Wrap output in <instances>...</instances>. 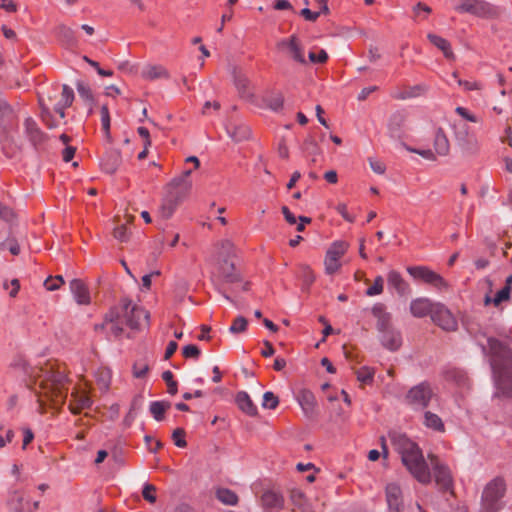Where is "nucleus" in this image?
Masks as SVG:
<instances>
[{"instance_id": "f257e3e1", "label": "nucleus", "mask_w": 512, "mask_h": 512, "mask_svg": "<svg viewBox=\"0 0 512 512\" xmlns=\"http://www.w3.org/2000/svg\"><path fill=\"white\" fill-rule=\"evenodd\" d=\"M28 386L38 395L41 404L43 397L51 399L55 405L64 403L68 393L65 366L48 361L44 366L33 368Z\"/></svg>"}, {"instance_id": "f03ea898", "label": "nucleus", "mask_w": 512, "mask_h": 512, "mask_svg": "<svg viewBox=\"0 0 512 512\" xmlns=\"http://www.w3.org/2000/svg\"><path fill=\"white\" fill-rule=\"evenodd\" d=\"M496 396L512 397V352L494 338H488Z\"/></svg>"}, {"instance_id": "7ed1b4c3", "label": "nucleus", "mask_w": 512, "mask_h": 512, "mask_svg": "<svg viewBox=\"0 0 512 512\" xmlns=\"http://www.w3.org/2000/svg\"><path fill=\"white\" fill-rule=\"evenodd\" d=\"M149 324V313L131 301L124 299L119 306L112 308L104 318L101 328H107L115 337L124 332V325L131 329H142Z\"/></svg>"}, {"instance_id": "20e7f679", "label": "nucleus", "mask_w": 512, "mask_h": 512, "mask_svg": "<svg viewBox=\"0 0 512 512\" xmlns=\"http://www.w3.org/2000/svg\"><path fill=\"white\" fill-rule=\"evenodd\" d=\"M393 443L401 455L403 465L411 475L422 484L431 482V473L419 446L405 435H393Z\"/></svg>"}, {"instance_id": "39448f33", "label": "nucleus", "mask_w": 512, "mask_h": 512, "mask_svg": "<svg viewBox=\"0 0 512 512\" xmlns=\"http://www.w3.org/2000/svg\"><path fill=\"white\" fill-rule=\"evenodd\" d=\"M217 278L223 285H234L240 282V275L234 262V245L229 240L219 243Z\"/></svg>"}, {"instance_id": "423d86ee", "label": "nucleus", "mask_w": 512, "mask_h": 512, "mask_svg": "<svg viewBox=\"0 0 512 512\" xmlns=\"http://www.w3.org/2000/svg\"><path fill=\"white\" fill-rule=\"evenodd\" d=\"M57 90L54 89L51 92H48L45 95L40 96V105L43 110V118L45 119V115L50 114V110L55 111L59 114V117L63 119L65 117V109L70 107L74 100V92L71 87L64 84L62 85V92L60 98L56 100Z\"/></svg>"}, {"instance_id": "0eeeda50", "label": "nucleus", "mask_w": 512, "mask_h": 512, "mask_svg": "<svg viewBox=\"0 0 512 512\" xmlns=\"http://www.w3.org/2000/svg\"><path fill=\"white\" fill-rule=\"evenodd\" d=\"M506 492V483L503 478L496 477L484 488L481 497V510L483 512H498L502 503L501 500Z\"/></svg>"}, {"instance_id": "6e6552de", "label": "nucleus", "mask_w": 512, "mask_h": 512, "mask_svg": "<svg viewBox=\"0 0 512 512\" xmlns=\"http://www.w3.org/2000/svg\"><path fill=\"white\" fill-rule=\"evenodd\" d=\"M454 136L456 144L463 153L475 155L480 150V143L477 136L470 131L466 123L458 122L454 124Z\"/></svg>"}, {"instance_id": "1a4fd4ad", "label": "nucleus", "mask_w": 512, "mask_h": 512, "mask_svg": "<svg viewBox=\"0 0 512 512\" xmlns=\"http://www.w3.org/2000/svg\"><path fill=\"white\" fill-rule=\"evenodd\" d=\"M455 10L469 13L480 18H493L497 15L495 8L484 0H462Z\"/></svg>"}, {"instance_id": "9d476101", "label": "nucleus", "mask_w": 512, "mask_h": 512, "mask_svg": "<svg viewBox=\"0 0 512 512\" xmlns=\"http://www.w3.org/2000/svg\"><path fill=\"white\" fill-rule=\"evenodd\" d=\"M428 459L432 465L436 485L442 492L452 491L453 479L448 467L442 464L434 454H429Z\"/></svg>"}, {"instance_id": "9b49d317", "label": "nucleus", "mask_w": 512, "mask_h": 512, "mask_svg": "<svg viewBox=\"0 0 512 512\" xmlns=\"http://www.w3.org/2000/svg\"><path fill=\"white\" fill-rule=\"evenodd\" d=\"M348 243L345 241H335L328 248L324 260L325 272L334 274L341 267L340 259L348 250Z\"/></svg>"}, {"instance_id": "f8f14e48", "label": "nucleus", "mask_w": 512, "mask_h": 512, "mask_svg": "<svg viewBox=\"0 0 512 512\" xmlns=\"http://www.w3.org/2000/svg\"><path fill=\"white\" fill-rule=\"evenodd\" d=\"M407 271L414 279L422 280L427 284L433 285L439 290H443L448 287L447 282L442 276L425 266L408 267Z\"/></svg>"}, {"instance_id": "ddd939ff", "label": "nucleus", "mask_w": 512, "mask_h": 512, "mask_svg": "<svg viewBox=\"0 0 512 512\" xmlns=\"http://www.w3.org/2000/svg\"><path fill=\"white\" fill-rule=\"evenodd\" d=\"M432 396L433 390L430 384L422 382L408 391L406 401L413 406L426 407Z\"/></svg>"}, {"instance_id": "4468645a", "label": "nucleus", "mask_w": 512, "mask_h": 512, "mask_svg": "<svg viewBox=\"0 0 512 512\" xmlns=\"http://www.w3.org/2000/svg\"><path fill=\"white\" fill-rule=\"evenodd\" d=\"M432 321L446 331H455L458 327V323L454 315L440 303H436L432 313Z\"/></svg>"}, {"instance_id": "2eb2a0df", "label": "nucleus", "mask_w": 512, "mask_h": 512, "mask_svg": "<svg viewBox=\"0 0 512 512\" xmlns=\"http://www.w3.org/2000/svg\"><path fill=\"white\" fill-rule=\"evenodd\" d=\"M233 83L242 99L251 101L254 97L251 83L247 76L236 66L231 68Z\"/></svg>"}, {"instance_id": "dca6fc26", "label": "nucleus", "mask_w": 512, "mask_h": 512, "mask_svg": "<svg viewBox=\"0 0 512 512\" xmlns=\"http://www.w3.org/2000/svg\"><path fill=\"white\" fill-rule=\"evenodd\" d=\"M7 504L11 512H35L39 507V501L31 503L21 491H14Z\"/></svg>"}, {"instance_id": "f3484780", "label": "nucleus", "mask_w": 512, "mask_h": 512, "mask_svg": "<svg viewBox=\"0 0 512 512\" xmlns=\"http://www.w3.org/2000/svg\"><path fill=\"white\" fill-rule=\"evenodd\" d=\"M385 496L389 512H403V494L398 484H387L385 488Z\"/></svg>"}, {"instance_id": "a211bd4d", "label": "nucleus", "mask_w": 512, "mask_h": 512, "mask_svg": "<svg viewBox=\"0 0 512 512\" xmlns=\"http://www.w3.org/2000/svg\"><path fill=\"white\" fill-rule=\"evenodd\" d=\"M228 136L236 143L248 140L251 136V130L248 125L238 120H230L226 124Z\"/></svg>"}, {"instance_id": "6ab92c4d", "label": "nucleus", "mask_w": 512, "mask_h": 512, "mask_svg": "<svg viewBox=\"0 0 512 512\" xmlns=\"http://www.w3.org/2000/svg\"><path fill=\"white\" fill-rule=\"evenodd\" d=\"M278 45L279 47L286 48L294 61L300 64H306L304 49L297 36L292 35L288 39H283Z\"/></svg>"}, {"instance_id": "aec40b11", "label": "nucleus", "mask_w": 512, "mask_h": 512, "mask_svg": "<svg viewBox=\"0 0 512 512\" xmlns=\"http://www.w3.org/2000/svg\"><path fill=\"white\" fill-rule=\"evenodd\" d=\"M88 384L84 383L83 387H79L75 392H72L74 403H70L69 407L71 412L77 414L81 409L90 407L91 399L89 397Z\"/></svg>"}, {"instance_id": "412c9836", "label": "nucleus", "mask_w": 512, "mask_h": 512, "mask_svg": "<svg viewBox=\"0 0 512 512\" xmlns=\"http://www.w3.org/2000/svg\"><path fill=\"white\" fill-rule=\"evenodd\" d=\"M380 333V341L383 347L390 351H396L402 345L401 333L395 328H390Z\"/></svg>"}, {"instance_id": "4be33fe9", "label": "nucleus", "mask_w": 512, "mask_h": 512, "mask_svg": "<svg viewBox=\"0 0 512 512\" xmlns=\"http://www.w3.org/2000/svg\"><path fill=\"white\" fill-rule=\"evenodd\" d=\"M436 303H432L428 298H416L410 304V312L414 317L422 318L427 315L432 317Z\"/></svg>"}, {"instance_id": "5701e85b", "label": "nucleus", "mask_w": 512, "mask_h": 512, "mask_svg": "<svg viewBox=\"0 0 512 512\" xmlns=\"http://www.w3.org/2000/svg\"><path fill=\"white\" fill-rule=\"evenodd\" d=\"M372 314L377 319L378 332L393 328L391 323V314L386 311V307L382 303H377L372 307Z\"/></svg>"}, {"instance_id": "b1692460", "label": "nucleus", "mask_w": 512, "mask_h": 512, "mask_svg": "<svg viewBox=\"0 0 512 512\" xmlns=\"http://www.w3.org/2000/svg\"><path fill=\"white\" fill-rule=\"evenodd\" d=\"M261 503L266 512H278L283 508L284 499L277 492L266 491L261 496Z\"/></svg>"}, {"instance_id": "393cba45", "label": "nucleus", "mask_w": 512, "mask_h": 512, "mask_svg": "<svg viewBox=\"0 0 512 512\" xmlns=\"http://www.w3.org/2000/svg\"><path fill=\"white\" fill-rule=\"evenodd\" d=\"M406 121V114L403 111L394 112L387 124L389 136L393 139H400L402 137V127Z\"/></svg>"}, {"instance_id": "a878e982", "label": "nucleus", "mask_w": 512, "mask_h": 512, "mask_svg": "<svg viewBox=\"0 0 512 512\" xmlns=\"http://www.w3.org/2000/svg\"><path fill=\"white\" fill-rule=\"evenodd\" d=\"M445 379L461 390L469 388L470 382L465 371L460 368H449L445 371Z\"/></svg>"}, {"instance_id": "bb28decb", "label": "nucleus", "mask_w": 512, "mask_h": 512, "mask_svg": "<svg viewBox=\"0 0 512 512\" xmlns=\"http://www.w3.org/2000/svg\"><path fill=\"white\" fill-rule=\"evenodd\" d=\"M70 290L80 305H87L90 303V294L87 286L79 279H73L70 282Z\"/></svg>"}, {"instance_id": "cd10ccee", "label": "nucleus", "mask_w": 512, "mask_h": 512, "mask_svg": "<svg viewBox=\"0 0 512 512\" xmlns=\"http://www.w3.org/2000/svg\"><path fill=\"white\" fill-rule=\"evenodd\" d=\"M235 402L239 409L250 416H255L258 413L257 406L253 403L249 394L245 391H239L236 394Z\"/></svg>"}, {"instance_id": "c85d7f7f", "label": "nucleus", "mask_w": 512, "mask_h": 512, "mask_svg": "<svg viewBox=\"0 0 512 512\" xmlns=\"http://www.w3.org/2000/svg\"><path fill=\"white\" fill-rule=\"evenodd\" d=\"M24 129L25 134L27 135L33 146L37 147L44 141V134L38 128L36 122L33 119L27 118L25 120Z\"/></svg>"}, {"instance_id": "c756f323", "label": "nucleus", "mask_w": 512, "mask_h": 512, "mask_svg": "<svg viewBox=\"0 0 512 512\" xmlns=\"http://www.w3.org/2000/svg\"><path fill=\"white\" fill-rule=\"evenodd\" d=\"M387 281L388 284L393 287L401 296H404L410 292L409 285L397 271H390L387 277Z\"/></svg>"}, {"instance_id": "7c9ffc66", "label": "nucleus", "mask_w": 512, "mask_h": 512, "mask_svg": "<svg viewBox=\"0 0 512 512\" xmlns=\"http://www.w3.org/2000/svg\"><path fill=\"white\" fill-rule=\"evenodd\" d=\"M297 400L304 413L309 414L314 412L316 399L314 394L309 390H300L297 394Z\"/></svg>"}, {"instance_id": "2f4dec72", "label": "nucleus", "mask_w": 512, "mask_h": 512, "mask_svg": "<svg viewBox=\"0 0 512 512\" xmlns=\"http://www.w3.org/2000/svg\"><path fill=\"white\" fill-rule=\"evenodd\" d=\"M141 75L147 80H156L169 77L167 70L161 65H147L142 69Z\"/></svg>"}, {"instance_id": "473e14b6", "label": "nucleus", "mask_w": 512, "mask_h": 512, "mask_svg": "<svg viewBox=\"0 0 512 512\" xmlns=\"http://www.w3.org/2000/svg\"><path fill=\"white\" fill-rule=\"evenodd\" d=\"M121 164L120 153L116 150L110 151L102 161V168L107 173H114Z\"/></svg>"}, {"instance_id": "72a5a7b5", "label": "nucleus", "mask_w": 512, "mask_h": 512, "mask_svg": "<svg viewBox=\"0 0 512 512\" xmlns=\"http://www.w3.org/2000/svg\"><path fill=\"white\" fill-rule=\"evenodd\" d=\"M434 149L440 156H446L450 151L449 140L441 128H439L435 134Z\"/></svg>"}, {"instance_id": "f704fd0d", "label": "nucleus", "mask_w": 512, "mask_h": 512, "mask_svg": "<svg viewBox=\"0 0 512 512\" xmlns=\"http://www.w3.org/2000/svg\"><path fill=\"white\" fill-rule=\"evenodd\" d=\"M427 37L433 45L443 52L447 59H454V53L451 49V45L446 39L435 34H428Z\"/></svg>"}, {"instance_id": "c9c22d12", "label": "nucleus", "mask_w": 512, "mask_h": 512, "mask_svg": "<svg viewBox=\"0 0 512 512\" xmlns=\"http://www.w3.org/2000/svg\"><path fill=\"white\" fill-rule=\"evenodd\" d=\"M96 383L101 391H107L111 384V371L108 368H99L95 372Z\"/></svg>"}, {"instance_id": "e433bc0d", "label": "nucleus", "mask_w": 512, "mask_h": 512, "mask_svg": "<svg viewBox=\"0 0 512 512\" xmlns=\"http://www.w3.org/2000/svg\"><path fill=\"white\" fill-rule=\"evenodd\" d=\"M290 500L295 508H298L302 512H308L309 506L307 505L306 497L301 490L292 489L290 491Z\"/></svg>"}, {"instance_id": "4c0bfd02", "label": "nucleus", "mask_w": 512, "mask_h": 512, "mask_svg": "<svg viewBox=\"0 0 512 512\" xmlns=\"http://www.w3.org/2000/svg\"><path fill=\"white\" fill-rule=\"evenodd\" d=\"M217 499L226 505H236L238 496L230 489L221 488L216 492Z\"/></svg>"}, {"instance_id": "58836bf2", "label": "nucleus", "mask_w": 512, "mask_h": 512, "mask_svg": "<svg viewBox=\"0 0 512 512\" xmlns=\"http://www.w3.org/2000/svg\"><path fill=\"white\" fill-rule=\"evenodd\" d=\"M179 203V197L171 196L166 198L161 205V214L164 218H169L174 213L177 205Z\"/></svg>"}, {"instance_id": "ea45409f", "label": "nucleus", "mask_w": 512, "mask_h": 512, "mask_svg": "<svg viewBox=\"0 0 512 512\" xmlns=\"http://www.w3.org/2000/svg\"><path fill=\"white\" fill-rule=\"evenodd\" d=\"M1 250H8L12 255L20 253V245L18 239L14 235H9L3 242L0 243Z\"/></svg>"}, {"instance_id": "a19ab883", "label": "nucleus", "mask_w": 512, "mask_h": 512, "mask_svg": "<svg viewBox=\"0 0 512 512\" xmlns=\"http://www.w3.org/2000/svg\"><path fill=\"white\" fill-rule=\"evenodd\" d=\"M357 380L362 384H370L373 382L375 371L373 368L363 366L355 372Z\"/></svg>"}, {"instance_id": "79ce46f5", "label": "nucleus", "mask_w": 512, "mask_h": 512, "mask_svg": "<svg viewBox=\"0 0 512 512\" xmlns=\"http://www.w3.org/2000/svg\"><path fill=\"white\" fill-rule=\"evenodd\" d=\"M279 405V398L273 392L267 391L263 394L261 406L263 409L274 410Z\"/></svg>"}, {"instance_id": "37998d69", "label": "nucleus", "mask_w": 512, "mask_h": 512, "mask_svg": "<svg viewBox=\"0 0 512 512\" xmlns=\"http://www.w3.org/2000/svg\"><path fill=\"white\" fill-rule=\"evenodd\" d=\"M58 36L68 45H74L76 43L75 32L65 25H60L57 29Z\"/></svg>"}, {"instance_id": "c03bdc74", "label": "nucleus", "mask_w": 512, "mask_h": 512, "mask_svg": "<svg viewBox=\"0 0 512 512\" xmlns=\"http://www.w3.org/2000/svg\"><path fill=\"white\" fill-rule=\"evenodd\" d=\"M171 407L168 401H154L150 404L149 411L153 416H162L169 411Z\"/></svg>"}, {"instance_id": "a18cd8bd", "label": "nucleus", "mask_w": 512, "mask_h": 512, "mask_svg": "<svg viewBox=\"0 0 512 512\" xmlns=\"http://www.w3.org/2000/svg\"><path fill=\"white\" fill-rule=\"evenodd\" d=\"M265 102L270 109L278 111L283 107L284 97L281 93H277L266 98Z\"/></svg>"}, {"instance_id": "49530a36", "label": "nucleus", "mask_w": 512, "mask_h": 512, "mask_svg": "<svg viewBox=\"0 0 512 512\" xmlns=\"http://www.w3.org/2000/svg\"><path fill=\"white\" fill-rule=\"evenodd\" d=\"M64 284V279L62 276H50L44 281V287L48 291H55L59 289Z\"/></svg>"}, {"instance_id": "de8ad7c7", "label": "nucleus", "mask_w": 512, "mask_h": 512, "mask_svg": "<svg viewBox=\"0 0 512 512\" xmlns=\"http://www.w3.org/2000/svg\"><path fill=\"white\" fill-rule=\"evenodd\" d=\"M185 437L186 432L183 428H176L172 433V440L179 448H185L187 446Z\"/></svg>"}, {"instance_id": "09e8293b", "label": "nucleus", "mask_w": 512, "mask_h": 512, "mask_svg": "<svg viewBox=\"0 0 512 512\" xmlns=\"http://www.w3.org/2000/svg\"><path fill=\"white\" fill-rule=\"evenodd\" d=\"M421 92H422V88L419 86H415V87L409 88L403 92L395 93L393 95V97L396 99L405 100V99L417 97L421 94Z\"/></svg>"}, {"instance_id": "8fccbe9b", "label": "nucleus", "mask_w": 512, "mask_h": 512, "mask_svg": "<svg viewBox=\"0 0 512 512\" xmlns=\"http://www.w3.org/2000/svg\"><path fill=\"white\" fill-rule=\"evenodd\" d=\"M77 90H78V94L79 96L88 103L89 106H91V103H92V93H91V90L88 86L82 84V83H79L77 85ZM89 114L92 113V107H89Z\"/></svg>"}, {"instance_id": "3c124183", "label": "nucleus", "mask_w": 512, "mask_h": 512, "mask_svg": "<svg viewBox=\"0 0 512 512\" xmlns=\"http://www.w3.org/2000/svg\"><path fill=\"white\" fill-rule=\"evenodd\" d=\"M247 324H248V322H247L246 318H244L242 316H238L232 322V324L229 328V331L233 334L244 332L247 328Z\"/></svg>"}, {"instance_id": "603ef678", "label": "nucleus", "mask_w": 512, "mask_h": 512, "mask_svg": "<svg viewBox=\"0 0 512 512\" xmlns=\"http://www.w3.org/2000/svg\"><path fill=\"white\" fill-rule=\"evenodd\" d=\"M384 280L382 276H377L372 286L366 290L367 296L379 295L383 292Z\"/></svg>"}, {"instance_id": "864d4df0", "label": "nucleus", "mask_w": 512, "mask_h": 512, "mask_svg": "<svg viewBox=\"0 0 512 512\" xmlns=\"http://www.w3.org/2000/svg\"><path fill=\"white\" fill-rule=\"evenodd\" d=\"M424 425L433 431L441 433L445 431L444 423L441 418H424Z\"/></svg>"}, {"instance_id": "5fc2aeb1", "label": "nucleus", "mask_w": 512, "mask_h": 512, "mask_svg": "<svg viewBox=\"0 0 512 512\" xmlns=\"http://www.w3.org/2000/svg\"><path fill=\"white\" fill-rule=\"evenodd\" d=\"M143 498L149 503L156 502V487L152 484H145L142 490Z\"/></svg>"}, {"instance_id": "6e6d98bb", "label": "nucleus", "mask_w": 512, "mask_h": 512, "mask_svg": "<svg viewBox=\"0 0 512 512\" xmlns=\"http://www.w3.org/2000/svg\"><path fill=\"white\" fill-rule=\"evenodd\" d=\"M113 236L120 242H127L129 239V233L125 224L117 225L114 228Z\"/></svg>"}, {"instance_id": "4d7b16f0", "label": "nucleus", "mask_w": 512, "mask_h": 512, "mask_svg": "<svg viewBox=\"0 0 512 512\" xmlns=\"http://www.w3.org/2000/svg\"><path fill=\"white\" fill-rule=\"evenodd\" d=\"M510 292L511 290L509 287L504 286L496 293L495 297H493V304L495 306H499L502 302L508 301L510 298Z\"/></svg>"}, {"instance_id": "13d9d810", "label": "nucleus", "mask_w": 512, "mask_h": 512, "mask_svg": "<svg viewBox=\"0 0 512 512\" xmlns=\"http://www.w3.org/2000/svg\"><path fill=\"white\" fill-rule=\"evenodd\" d=\"M163 380L166 382L168 387V393L174 395L177 392V383L173 380V374L171 371H165L162 374Z\"/></svg>"}, {"instance_id": "bf43d9fd", "label": "nucleus", "mask_w": 512, "mask_h": 512, "mask_svg": "<svg viewBox=\"0 0 512 512\" xmlns=\"http://www.w3.org/2000/svg\"><path fill=\"white\" fill-rule=\"evenodd\" d=\"M191 174V170H186L183 172V174L177 178V179H174L171 183V185L173 186H181L183 185V187L188 190L191 188V182L188 181L187 179L189 178Z\"/></svg>"}, {"instance_id": "052dcab7", "label": "nucleus", "mask_w": 512, "mask_h": 512, "mask_svg": "<svg viewBox=\"0 0 512 512\" xmlns=\"http://www.w3.org/2000/svg\"><path fill=\"white\" fill-rule=\"evenodd\" d=\"M101 123H102V129L105 131L107 135H109L110 130V114L108 107L106 105H103L101 107Z\"/></svg>"}, {"instance_id": "680f3d73", "label": "nucleus", "mask_w": 512, "mask_h": 512, "mask_svg": "<svg viewBox=\"0 0 512 512\" xmlns=\"http://www.w3.org/2000/svg\"><path fill=\"white\" fill-rule=\"evenodd\" d=\"M308 57L312 63H325L328 59V54L324 49H320L317 53L309 52Z\"/></svg>"}, {"instance_id": "e2e57ef3", "label": "nucleus", "mask_w": 512, "mask_h": 512, "mask_svg": "<svg viewBox=\"0 0 512 512\" xmlns=\"http://www.w3.org/2000/svg\"><path fill=\"white\" fill-rule=\"evenodd\" d=\"M455 112L467 121H470L473 123L479 122V118L476 115L472 114L468 109H466L464 107H461V106L456 107Z\"/></svg>"}, {"instance_id": "0e129e2a", "label": "nucleus", "mask_w": 512, "mask_h": 512, "mask_svg": "<svg viewBox=\"0 0 512 512\" xmlns=\"http://www.w3.org/2000/svg\"><path fill=\"white\" fill-rule=\"evenodd\" d=\"M149 370V365L145 362H137L133 366V375L136 378H142Z\"/></svg>"}, {"instance_id": "69168bd1", "label": "nucleus", "mask_w": 512, "mask_h": 512, "mask_svg": "<svg viewBox=\"0 0 512 512\" xmlns=\"http://www.w3.org/2000/svg\"><path fill=\"white\" fill-rule=\"evenodd\" d=\"M183 356L185 358H194L197 359L200 356V349L193 344L187 345L183 348Z\"/></svg>"}, {"instance_id": "338daca9", "label": "nucleus", "mask_w": 512, "mask_h": 512, "mask_svg": "<svg viewBox=\"0 0 512 512\" xmlns=\"http://www.w3.org/2000/svg\"><path fill=\"white\" fill-rule=\"evenodd\" d=\"M368 161H369L370 168L373 170V172H375L376 174H379V175H382L385 173L386 166L382 161L375 159V158H369Z\"/></svg>"}, {"instance_id": "774afa93", "label": "nucleus", "mask_w": 512, "mask_h": 512, "mask_svg": "<svg viewBox=\"0 0 512 512\" xmlns=\"http://www.w3.org/2000/svg\"><path fill=\"white\" fill-rule=\"evenodd\" d=\"M14 436V432L11 428H5L0 433V448H3L6 446L7 443H10L12 441V438Z\"/></svg>"}]
</instances>
